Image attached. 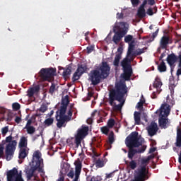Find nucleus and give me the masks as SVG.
Instances as JSON below:
<instances>
[{
  "mask_svg": "<svg viewBox=\"0 0 181 181\" xmlns=\"http://www.w3.org/2000/svg\"><path fill=\"white\" fill-rule=\"evenodd\" d=\"M87 124H88L89 125H91V124H93V118L92 117H89L87 119Z\"/></svg>",
  "mask_w": 181,
  "mask_h": 181,
  "instance_id": "obj_64",
  "label": "nucleus"
},
{
  "mask_svg": "<svg viewBox=\"0 0 181 181\" xmlns=\"http://www.w3.org/2000/svg\"><path fill=\"white\" fill-rule=\"evenodd\" d=\"M167 62L170 66H173L177 62V57L173 53L169 54L167 57Z\"/></svg>",
  "mask_w": 181,
  "mask_h": 181,
  "instance_id": "obj_25",
  "label": "nucleus"
},
{
  "mask_svg": "<svg viewBox=\"0 0 181 181\" xmlns=\"http://www.w3.org/2000/svg\"><path fill=\"white\" fill-rule=\"evenodd\" d=\"M108 141L110 145H112V144H114V141H115V139H114V132H110L108 136Z\"/></svg>",
  "mask_w": 181,
  "mask_h": 181,
  "instance_id": "obj_40",
  "label": "nucleus"
},
{
  "mask_svg": "<svg viewBox=\"0 0 181 181\" xmlns=\"http://www.w3.org/2000/svg\"><path fill=\"white\" fill-rule=\"evenodd\" d=\"M30 125H32V119H30L28 120L25 127H31Z\"/></svg>",
  "mask_w": 181,
  "mask_h": 181,
  "instance_id": "obj_63",
  "label": "nucleus"
},
{
  "mask_svg": "<svg viewBox=\"0 0 181 181\" xmlns=\"http://www.w3.org/2000/svg\"><path fill=\"white\" fill-rule=\"evenodd\" d=\"M147 47H144L142 49L138 48L132 54V56H141L143 53H145Z\"/></svg>",
  "mask_w": 181,
  "mask_h": 181,
  "instance_id": "obj_36",
  "label": "nucleus"
},
{
  "mask_svg": "<svg viewBox=\"0 0 181 181\" xmlns=\"http://www.w3.org/2000/svg\"><path fill=\"white\" fill-rule=\"evenodd\" d=\"M103 180V178H101V176H93L91 177L90 181H101Z\"/></svg>",
  "mask_w": 181,
  "mask_h": 181,
  "instance_id": "obj_52",
  "label": "nucleus"
},
{
  "mask_svg": "<svg viewBox=\"0 0 181 181\" xmlns=\"http://www.w3.org/2000/svg\"><path fill=\"white\" fill-rule=\"evenodd\" d=\"M96 168H103L104 166V160L101 159H98L95 162Z\"/></svg>",
  "mask_w": 181,
  "mask_h": 181,
  "instance_id": "obj_42",
  "label": "nucleus"
},
{
  "mask_svg": "<svg viewBox=\"0 0 181 181\" xmlns=\"http://www.w3.org/2000/svg\"><path fill=\"white\" fill-rule=\"evenodd\" d=\"M58 90H59V86H57L56 83H52L51 86L49 87V89L48 90V93L51 95H53V94H54V91H58Z\"/></svg>",
  "mask_w": 181,
  "mask_h": 181,
  "instance_id": "obj_32",
  "label": "nucleus"
},
{
  "mask_svg": "<svg viewBox=\"0 0 181 181\" xmlns=\"http://www.w3.org/2000/svg\"><path fill=\"white\" fill-rule=\"evenodd\" d=\"M24 129H27V132L30 135H32V134H35V132H36V128H35V127H33V126L24 127Z\"/></svg>",
  "mask_w": 181,
  "mask_h": 181,
  "instance_id": "obj_39",
  "label": "nucleus"
},
{
  "mask_svg": "<svg viewBox=\"0 0 181 181\" xmlns=\"http://www.w3.org/2000/svg\"><path fill=\"white\" fill-rule=\"evenodd\" d=\"M110 71H111V67L107 62H103L97 69L90 71L89 80L92 86H98L101 83V80H105L110 76Z\"/></svg>",
  "mask_w": 181,
  "mask_h": 181,
  "instance_id": "obj_3",
  "label": "nucleus"
},
{
  "mask_svg": "<svg viewBox=\"0 0 181 181\" xmlns=\"http://www.w3.org/2000/svg\"><path fill=\"white\" fill-rule=\"evenodd\" d=\"M53 122H54V119L52 117L47 118L44 121V127L45 128H47V127H50L51 125H53Z\"/></svg>",
  "mask_w": 181,
  "mask_h": 181,
  "instance_id": "obj_37",
  "label": "nucleus"
},
{
  "mask_svg": "<svg viewBox=\"0 0 181 181\" xmlns=\"http://www.w3.org/2000/svg\"><path fill=\"white\" fill-rule=\"evenodd\" d=\"M28 94V97H29L30 98H31V97H33V95H35V91L33 90V89L32 88H30V89L28 90L27 91Z\"/></svg>",
  "mask_w": 181,
  "mask_h": 181,
  "instance_id": "obj_49",
  "label": "nucleus"
},
{
  "mask_svg": "<svg viewBox=\"0 0 181 181\" xmlns=\"http://www.w3.org/2000/svg\"><path fill=\"white\" fill-rule=\"evenodd\" d=\"M40 77L42 81H52L56 76V69L54 68H42L39 72Z\"/></svg>",
  "mask_w": 181,
  "mask_h": 181,
  "instance_id": "obj_7",
  "label": "nucleus"
},
{
  "mask_svg": "<svg viewBox=\"0 0 181 181\" xmlns=\"http://www.w3.org/2000/svg\"><path fill=\"white\" fill-rule=\"evenodd\" d=\"M122 59V56L120 54H116L113 61V65L115 67H119V61Z\"/></svg>",
  "mask_w": 181,
  "mask_h": 181,
  "instance_id": "obj_33",
  "label": "nucleus"
},
{
  "mask_svg": "<svg viewBox=\"0 0 181 181\" xmlns=\"http://www.w3.org/2000/svg\"><path fill=\"white\" fill-rule=\"evenodd\" d=\"M122 52H124V49L122 47H119L117 48V52L116 54H120V56H122Z\"/></svg>",
  "mask_w": 181,
  "mask_h": 181,
  "instance_id": "obj_57",
  "label": "nucleus"
},
{
  "mask_svg": "<svg viewBox=\"0 0 181 181\" xmlns=\"http://www.w3.org/2000/svg\"><path fill=\"white\" fill-rule=\"evenodd\" d=\"M153 86L154 88H156L158 94H160V91H162V90L160 89V88L162 87V81L160 80V78H159V76L156 77Z\"/></svg>",
  "mask_w": 181,
  "mask_h": 181,
  "instance_id": "obj_23",
  "label": "nucleus"
},
{
  "mask_svg": "<svg viewBox=\"0 0 181 181\" xmlns=\"http://www.w3.org/2000/svg\"><path fill=\"white\" fill-rule=\"evenodd\" d=\"M134 118L136 125H141V112H134Z\"/></svg>",
  "mask_w": 181,
  "mask_h": 181,
  "instance_id": "obj_31",
  "label": "nucleus"
},
{
  "mask_svg": "<svg viewBox=\"0 0 181 181\" xmlns=\"http://www.w3.org/2000/svg\"><path fill=\"white\" fill-rule=\"evenodd\" d=\"M28 153L29 151L28 150V148H20L18 158L20 159H25V158L28 156Z\"/></svg>",
  "mask_w": 181,
  "mask_h": 181,
  "instance_id": "obj_29",
  "label": "nucleus"
},
{
  "mask_svg": "<svg viewBox=\"0 0 181 181\" xmlns=\"http://www.w3.org/2000/svg\"><path fill=\"white\" fill-rule=\"evenodd\" d=\"M66 144H69V145H72L73 144V138L67 139Z\"/></svg>",
  "mask_w": 181,
  "mask_h": 181,
  "instance_id": "obj_62",
  "label": "nucleus"
},
{
  "mask_svg": "<svg viewBox=\"0 0 181 181\" xmlns=\"http://www.w3.org/2000/svg\"><path fill=\"white\" fill-rule=\"evenodd\" d=\"M133 39H134V37L132 35H128L126 37H124V42L125 43H129V42L131 43V42L133 41L132 40Z\"/></svg>",
  "mask_w": 181,
  "mask_h": 181,
  "instance_id": "obj_44",
  "label": "nucleus"
},
{
  "mask_svg": "<svg viewBox=\"0 0 181 181\" xmlns=\"http://www.w3.org/2000/svg\"><path fill=\"white\" fill-rule=\"evenodd\" d=\"M124 73L121 74V77L125 81H129L132 76V69H123Z\"/></svg>",
  "mask_w": 181,
  "mask_h": 181,
  "instance_id": "obj_22",
  "label": "nucleus"
},
{
  "mask_svg": "<svg viewBox=\"0 0 181 181\" xmlns=\"http://www.w3.org/2000/svg\"><path fill=\"white\" fill-rule=\"evenodd\" d=\"M66 111H67L66 105H61L59 110L56 112V117L58 115V118L66 115Z\"/></svg>",
  "mask_w": 181,
  "mask_h": 181,
  "instance_id": "obj_26",
  "label": "nucleus"
},
{
  "mask_svg": "<svg viewBox=\"0 0 181 181\" xmlns=\"http://www.w3.org/2000/svg\"><path fill=\"white\" fill-rule=\"evenodd\" d=\"M158 70L160 71V73H163L166 71V64H165V62L163 60L158 66Z\"/></svg>",
  "mask_w": 181,
  "mask_h": 181,
  "instance_id": "obj_38",
  "label": "nucleus"
},
{
  "mask_svg": "<svg viewBox=\"0 0 181 181\" xmlns=\"http://www.w3.org/2000/svg\"><path fill=\"white\" fill-rule=\"evenodd\" d=\"M88 135V127H84L81 129H78L77 131V134L75 135V144L76 148H78L81 145V141Z\"/></svg>",
  "mask_w": 181,
  "mask_h": 181,
  "instance_id": "obj_9",
  "label": "nucleus"
},
{
  "mask_svg": "<svg viewBox=\"0 0 181 181\" xmlns=\"http://www.w3.org/2000/svg\"><path fill=\"white\" fill-rule=\"evenodd\" d=\"M12 108L14 111H18V110H21V104L14 103L12 105Z\"/></svg>",
  "mask_w": 181,
  "mask_h": 181,
  "instance_id": "obj_45",
  "label": "nucleus"
},
{
  "mask_svg": "<svg viewBox=\"0 0 181 181\" xmlns=\"http://www.w3.org/2000/svg\"><path fill=\"white\" fill-rule=\"evenodd\" d=\"M38 170V172H40V173H44V170L42 167H38L37 165H35L31 167V168L28 170L27 176H28V179H32V177H33V176L35 177V172H36V170Z\"/></svg>",
  "mask_w": 181,
  "mask_h": 181,
  "instance_id": "obj_18",
  "label": "nucleus"
},
{
  "mask_svg": "<svg viewBox=\"0 0 181 181\" xmlns=\"http://www.w3.org/2000/svg\"><path fill=\"white\" fill-rule=\"evenodd\" d=\"M134 59L132 57H129V58H124L122 62H121V66L123 67V70H127V69H132V66H131V62H132Z\"/></svg>",
  "mask_w": 181,
  "mask_h": 181,
  "instance_id": "obj_20",
  "label": "nucleus"
},
{
  "mask_svg": "<svg viewBox=\"0 0 181 181\" xmlns=\"http://www.w3.org/2000/svg\"><path fill=\"white\" fill-rule=\"evenodd\" d=\"M21 122H22V118L19 116H16L15 119V122H16V124H21Z\"/></svg>",
  "mask_w": 181,
  "mask_h": 181,
  "instance_id": "obj_58",
  "label": "nucleus"
},
{
  "mask_svg": "<svg viewBox=\"0 0 181 181\" xmlns=\"http://www.w3.org/2000/svg\"><path fill=\"white\" fill-rule=\"evenodd\" d=\"M146 4H147V1H144L137 10V16L140 19H144V18L146 16V12L145 11V8L146 7Z\"/></svg>",
  "mask_w": 181,
  "mask_h": 181,
  "instance_id": "obj_17",
  "label": "nucleus"
},
{
  "mask_svg": "<svg viewBox=\"0 0 181 181\" xmlns=\"http://www.w3.org/2000/svg\"><path fill=\"white\" fill-rule=\"evenodd\" d=\"M117 19H124V13H117Z\"/></svg>",
  "mask_w": 181,
  "mask_h": 181,
  "instance_id": "obj_60",
  "label": "nucleus"
},
{
  "mask_svg": "<svg viewBox=\"0 0 181 181\" xmlns=\"http://www.w3.org/2000/svg\"><path fill=\"white\" fill-rule=\"evenodd\" d=\"M69 103H70L69 100V96L66 95V98L62 100L61 105H66V108H67V105H69Z\"/></svg>",
  "mask_w": 181,
  "mask_h": 181,
  "instance_id": "obj_50",
  "label": "nucleus"
},
{
  "mask_svg": "<svg viewBox=\"0 0 181 181\" xmlns=\"http://www.w3.org/2000/svg\"><path fill=\"white\" fill-rule=\"evenodd\" d=\"M113 32L115 33V35L112 37V42H114L115 45H118V43L122 40V37L127 35V30H119L117 31V30L114 28Z\"/></svg>",
  "mask_w": 181,
  "mask_h": 181,
  "instance_id": "obj_11",
  "label": "nucleus"
},
{
  "mask_svg": "<svg viewBox=\"0 0 181 181\" xmlns=\"http://www.w3.org/2000/svg\"><path fill=\"white\" fill-rule=\"evenodd\" d=\"M139 0H131V3L134 7L137 6L139 5Z\"/></svg>",
  "mask_w": 181,
  "mask_h": 181,
  "instance_id": "obj_55",
  "label": "nucleus"
},
{
  "mask_svg": "<svg viewBox=\"0 0 181 181\" xmlns=\"http://www.w3.org/2000/svg\"><path fill=\"white\" fill-rule=\"evenodd\" d=\"M67 176H68V177L73 179V177H74V171L73 170H71L69 171V173L67 174Z\"/></svg>",
  "mask_w": 181,
  "mask_h": 181,
  "instance_id": "obj_56",
  "label": "nucleus"
},
{
  "mask_svg": "<svg viewBox=\"0 0 181 181\" xmlns=\"http://www.w3.org/2000/svg\"><path fill=\"white\" fill-rule=\"evenodd\" d=\"M7 181H25L22 177V171L18 172V168H13L9 170L6 173Z\"/></svg>",
  "mask_w": 181,
  "mask_h": 181,
  "instance_id": "obj_8",
  "label": "nucleus"
},
{
  "mask_svg": "<svg viewBox=\"0 0 181 181\" xmlns=\"http://www.w3.org/2000/svg\"><path fill=\"white\" fill-rule=\"evenodd\" d=\"M12 113L4 107H0V122L6 121L11 122L12 121Z\"/></svg>",
  "mask_w": 181,
  "mask_h": 181,
  "instance_id": "obj_13",
  "label": "nucleus"
},
{
  "mask_svg": "<svg viewBox=\"0 0 181 181\" xmlns=\"http://www.w3.org/2000/svg\"><path fill=\"white\" fill-rule=\"evenodd\" d=\"M18 134H16L15 137L12 136V134H11L6 138L5 141H2L3 145H4L5 143L8 144L5 150L6 160H11V159L13 158L15 151H16V145H18V141L13 139H18Z\"/></svg>",
  "mask_w": 181,
  "mask_h": 181,
  "instance_id": "obj_4",
  "label": "nucleus"
},
{
  "mask_svg": "<svg viewBox=\"0 0 181 181\" xmlns=\"http://www.w3.org/2000/svg\"><path fill=\"white\" fill-rule=\"evenodd\" d=\"M87 71V66L86 65H81L78 66L76 71L74 74L72 76V81L74 83L77 81V80H80V77L84 74Z\"/></svg>",
  "mask_w": 181,
  "mask_h": 181,
  "instance_id": "obj_12",
  "label": "nucleus"
},
{
  "mask_svg": "<svg viewBox=\"0 0 181 181\" xmlns=\"http://www.w3.org/2000/svg\"><path fill=\"white\" fill-rule=\"evenodd\" d=\"M134 50H135V41L134 40H133L129 43V47H128V51H127V57H130V59H132V57H134V55H132V54H134L135 52H134Z\"/></svg>",
  "mask_w": 181,
  "mask_h": 181,
  "instance_id": "obj_24",
  "label": "nucleus"
},
{
  "mask_svg": "<svg viewBox=\"0 0 181 181\" xmlns=\"http://www.w3.org/2000/svg\"><path fill=\"white\" fill-rule=\"evenodd\" d=\"M87 53L88 54H90V53H93L94 52V45H90L86 47Z\"/></svg>",
  "mask_w": 181,
  "mask_h": 181,
  "instance_id": "obj_51",
  "label": "nucleus"
},
{
  "mask_svg": "<svg viewBox=\"0 0 181 181\" xmlns=\"http://www.w3.org/2000/svg\"><path fill=\"white\" fill-rule=\"evenodd\" d=\"M147 132L149 136H154L158 134L159 128L158 127V124L155 122H151L150 125L146 127Z\"/></svg>",
  "mask_w": 181,
  "mask_h": 181,
  "instance_id": "obj_15",
  "label": "nucleus"
},
{
  "mask_svg": "<svg viewBox=\"0 0 181 181\" xmlns=\"http://www.w3.org/2000/svg\"><path fill=\"white\" fill-rule=\"evenodd\" d=\"M9 131V127L6 126L1 129V133L3 136H5L6 134H8V132Z\"/></svg>",
  "mask_w": 181,
  "mask_h": 181,
  "instance_id": "obj_46",
  "label": "nucleus"
},
{
  "mask_svg": "<svg viewBox=\"0 0 181 181\" xmlns=\"http://www.w3.org/2000/svg\"><path fill=\"white\" fill-rule=\"evenodd\" d=\"M55 119L57 121V127L59 129H62V128H66V122H69V121L71 120V117L68 115H63L62 116L59 117V115L55 116Z\"/></svg>",
  "mask_w": 181,
  "mask_h": 181,
  "instance_id": "obj_10",
  "label": "nucleus"
},
{
  "mask_svg": "<svg viewBox=\"0 0 181 181\" xmlns=\"http://www.w3.org/2000/svg\"><path fill=\"white\" fill-rule=\"evenodd\" d=\"M101 132L104 134L105 135H108V132H110V129L107 127H101Z\"/></svg>",
  "mask_w": 181,
  "mask_h": 181,
  "instance_id": "obj_47",
  "label": "nucleus"
},
{
  "mask_svg": "<svg viewBox=\"0 0 181 181\" xmlns=\"http://www.w3.org/2000/svg\"><path fill=\"white\" fill-rule=\"evenodd\" d=\"M18 146L20 148H28V139L25 136H22L20 139Z\"/></svg>",
  "mask_w": 181,
  "mask_h": 181,
  "instance_id": "obj_28",
  "label": "nucleus"
},
{
  "mask_svg": "<svg viewBox=\"0 0 181 181\" xmlns=\"http://www.w3.org/2000/svg\"><path fill=\"white\" fill-rule=\"evenodd\" d=\"M158 12V7L156 6L153 7H150L147 9L146 13L149 16H152L154 13H156Z\"/></svg>",
  "mask_w": 181,
  "mask_h": 181,
  "instance_id": "obj_34",
  "label": "nucleus"
},
{
  "mask_svg": "<svg viewBox=\"0 0 181 181\" xmlns=\"http://www.w3.org/2000/svg\"><path fill=\"white\" fill-rule=\"evenodd\" d=\"M148 163L149 161L147 158L141 160V165L135 171L134 178L132 181H145L148 180V169H146V166H148Z\"/></svg>",
  "mask_w": 181,
  "mask_h": 181,
  "instance_id": "obj_6",
  "label": "nucleus"
},
{
  "mask_svg": "<svg viewBox=\"0 0 181 181\" xmlns=\"http://www.w3.org/2000/svg\"><path fill=\"white\" fill-rule=\"evenodd\" d=\"M128 93V88L125 82L119 81L115 83V88L109 91L108 103L111 107H113L114 111H121L125 100L124 97Z\"/></svg>",
  "mask_w": 181,
  "mask_h": 181,
  "instance_id": "obj_1",
  "label": "nucleus"
},
{
  "mask_svg": "<svg viewBox=\"0 0 181 181\" xmlns=\"http://www.w3.org/2000/svg\"><path fill=\"white\" fill-rule=\"evenodd\" d=\"M175 146H177V148L181 147V128L177 129Z\"/></svg>",
  "mask_w": 181,
  "mask_h": 181,
  "instance_id": "obj_27",
  "label": "nucleus"
},
{
  "mask_svg": "<svg viewBox=\"0 0 181 181\" xmlns=\"http://www.w3.org/2000/svg\"><path fill=\"white\" fill-rule=\"evenodd\" d=\"M39 111H40V112H46V111H47V105L46 104H42L40 106Z\"/></svg>",
  "mask_w": 181,
  "mask_h": 181,
  "instance_id": "obj_48",
  "label": "nucleus"
},
{
  "mask_svg": "<svg viewBox=\"0 0 181 181\" xmlns=\"http://www.w3.org/2000/svg\"><path fill=\"white\" fill-rule=\"evenodd\" d=\"M71 74V67L69 66L68 68L65 69L62 73V76L65 80H67V78H70V76Z\"/></svg>",
  "mask_w": 181,
  "mask_h": 181,
  "instance_id": "obj_30",
  "label": "nucleus"
},
{
  "mask_svg": "<svg viewBox=\"0 0 181 181\" xmlns=\"http://www.w3.org/2000/svg\"><path fill=\"white\" fill-rule=\"evenodd\" d=\"M144 1H146V5H151V6H153V5H155V4H156V2L155 1V0H144Z\"/></svg>",
  "mask_w": 181,
  "mask_h": 181,
  "instance_id": "obj_54",
  "label": "nucleus"
},
{
  "mask_svg": "<svg viewBox=\"0 0 181 181\" xmlns=\"http://www.w3.org/2000/svg\"><path fill=\"white\" fill-rule=\"evenodd\" d=\"M32 89H33L34 93H39V91H40V86L39 85H36L35 86L31 88Z\"/></svg>",
  "mask_w": 181,
  "mask_h": 181,
  "instance_id": "obj_53",
  "label": "nucleus"
},
{
  "mask_svg": "<svg viewBox=\"0 0 181 181\" xmlns=\"http://www.w3.org/2000/svg\"><path fill=\"white\" fill-rule=\"evenodd\" d=\"M4 156V146L0 145V159Z\"/></svg>",
  "mask_w": 181,
  "mask_h": 181,
  "instance_id": "obj_59",
  "label": "nucleus"
},
{
  "mask_svg": "<svg viewBox=\"0 0 181 181\" xmlns=\"http://www.w3.org/2000/svg\"><path fill=\"white\" fill-rule=\"evenodd\" d=\"M74 165H75V179L74 181H78V177H80V173H81V168L83 167L81 161H80V158H78L74 162Z\"/></svg>",
  "mask_w": 181,
  "mask_h": 181,
  "instance_id": "obj_16",
  "label": "nucleus"
},
{
  "mask_svg": "<svg viewBox=\"0 0 181 181\" xmlns=\"http://www.w3.org/2000/svg\"><path fill=\"white\" fill-rule=\"evenodd\" d=\"M94 95V93L93 92H88V100H91V97Z\"/></svg>",
  "mask_w": 181,
  "mask_h": 181,
  "instance_id": "obj_61",
  "label": "nucleus"
},
{
  "mask_svg": "<svg viewBox=\"0 0 181 181\" xmlns=\"http://www.w3.org/2000/svg\"><path fill=\"white\" fill-rule=\"evenodd\" d=\"M170 41V38L168 35H163L160 41V49H167L168 45Z\"/></svg>",
  "mask_w": 181,
  "mask_h": 181,
  "instance_id": "obj_21",
  "label": "nucleus"
},
{
  "mask_svg": "<svg viewBox=\"0 0 181 181\" xmlns=\"http://www.w3.org/2000/svg\"><path fill=\"white\" fill-rule=\"evenodd\" d=\"M33 163H35V165L40 168H44L43 158H42V153L39 150L34 152L33 155Z\"/></svg>",
  "mask_w": 181,
  "mask_h": 181,
  "instance_id": "obj_14",
  "label": "nucleus"
},
{
  "mask_svg": "<svg viewBox=\"0 0 181 181\" xmlns=\"http://www.w3.org/2000/svg\"><path fill=\"white\" fill-rule=\"evenodd\" d=\"M158 33L159 28H158L155 33H153L152 35L150 37L149 42H153V40H155V38L158 36Z\"/></svg>",
  "mask_w": 181,
  "mask_h": 181,
  "instance_id": "obj_41",
  "label": "nucleus"
},
{
  "mask_svg": "<svg viewBox=\"0 0 181 181\" xmlns=\"http://www.w3.org/2000/svg\"><path fill=\"white\" fill-rule=\"evenodd\" d=\"M170 114V105L168 103H163L160 108V115L158 119V124L161 128H168L170 122L169 119H166V117H169Z\"/></svg>",
  "mask_w": 181,
  "mask_h": 181,
  "instance_id": "obj_5",
  "label": "nucleus"
},
{
  "mask_svg": "<svg viewBox=\"0 0 181 181\" xmlns=\"http://www.w3.org/2000/svg\"><path fill=\"white\" fill-rule=\"evenodd\" d=\"M131 161L124 160L125 165H127V170H135L138 166V163H136V160H134V158L130 159Z\"/></svg>",
  "mask_w": 181,
  "mask_h": 181,
  "instance_id": "obj_19",
  "label": "nucleus"
},
{
  "mask_svg": "<svg viewBox=\"0 0 181 181\" xmlns=\"http://www.w3.org/2000/svg\"><path fill=\"white\" fill-rule=\"evenodd\" d=\"M144 103H145V98H144V95H141V98L139 102H138L137 105H136V108H137V110H142L144 108Z\"/></svg>",
  "mask_w": 181,
  "mask_h": 181,
  "instance_id": "obj_35",
  "label": "nucleus"
},
{
  "mask_svg": "<svg viewBox=\"0 0 181 181\" xmlns=\"http://www.w3.org/2000/svg\"><path fill=\"white\" fill-rule=\"evenodd\" d=\"M145 139L142 138V136L138 134V132H132L125 139V145L128 148L127 158L129 159H134V156L136 153H144L146 151V146L144 144ZM139 146H141L139 148ZM134 148H139L135 149Z\"/></svg>",
  "mask_w": 181,
  "mask_h": 181,
  "instance_id": "obj_2",
  "label": "nucleus"
},
{
  "mask_svg": "<svg viewBox=\"0 0 181 181\" xmlns=\"http://www.w3.org/2000/svg\"><path fill=\"white\" fill-rule=\"evenodd\" d=\"M115 125V120L114 119H110L107 121L108 128H113Z\"/></svg>",
  "mask_w": 181,
  "mask_h": 181,
  "instance_id": "obj_43",
  "label": "nucleus"
}]
</instances>
